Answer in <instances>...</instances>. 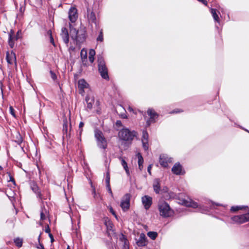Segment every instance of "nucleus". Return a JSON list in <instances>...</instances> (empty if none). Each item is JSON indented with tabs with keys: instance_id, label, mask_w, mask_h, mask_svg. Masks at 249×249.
Returning a JSON list of instances; mask_svg holds the SVG:
<instances>
[{
	"instance_id": "nucleus-52",
	"label": "nucleus",
	"mask_w": 249,
	"mask_h": 249,
	"mask_svg": "<svg viewBox=\"0 0 249 249\" xmlns=\"http://www.w3.org/2000/svg\"><path fill=\"white\" fill-rule=\"evenodd\" d=\"M175 197V195L174 193H171V195H170V197Z\"/></svg>"
},
{
	"instance_id": "nucleus-16",
	"label": "nucleus",
	"mask_w": 249,
	"mask_h": 249,
	"mask_svg": "<svg viewBox=\"0 0 249 249\" xmlns=\"http://www.w3.org/2000/svg\"><path fill=\"white\" fill-rule=\"evenodd\" d=\"M78 86L80 90V93L83 94L84 92V89L88 88V84L84 79H82L78 81Z\"/></svg>"
},
{
	"instance_id": "nucleus-34",
	"label": "nucleus",
	"mask_w": 249,
	"mask_h": 249,
	"mask_svg": "<svg viewBox=\"0 0 249 249\" xmlns=\"http://www.w3.org/2000/svg\"><path fill=\"white\" fill-rule=\"evenodd\" d=\"M9 111H10V114L13 116H14V117H15V112H14V108H13L12 107L10 106V107H9Z\"/></svg>"
},
{
	"instance_id": "nucleus-53",
	"label": "nucleus",
	"mask_w": 249,
	"mask_h": 249,
	"mask_svg": "<svg viewBox=\"0 0 249 249\" xmlns=\"http://www.w3.org/2000/svg\"><path fill=\"white\" fill-rule=\"evenodd\" d=\"M36 1L38 2V3H40L42 1V0H36Z\"/></svg>"
},
{
	"instance_id": "nucleus-10",
	"label": "nucleus",
	"mask_w": 249,
	"mask_h": 249,
	"mask_svg": "<svg viewBox=\"0 0 249 249\" xmlns=\"http://www.w3.org/2000/svg\"><path fill=\"white\" fill-rule=\"evenodd\" d=\"M172 162V158L168 157L167 155H161L160 158V163L161 166L166 167L168 163Z\"/></svg>"
},
{
	"instance_id": "nucleus-40",
	"label": "nucleus",
	"mask_w": 249,
	"mask_h": 249,
	"mask_svg": "<svg viewBox=\"0 0 249 249\" xmlns=\"http://www.w3.org/2000/svg\"><path fill=\"white\" fill-rule=\"evenodd\" d=\"M168 188L167 187H164L162 190L160 189V191L162 193H165L167 192L168 191Z\"/></svg>"
},
{
	"instance_id": "nucleus-28",
	"label": "nucleus",
	"mask_w": 249,
	"mask_h": 249,
	"mask_svg": "<svg viewBox=\"0 0 249 249\" xmlns=\"http://www.w3.org/2000/svg\"><path fill=\"white\" fill-rule=\"evenodd\" d=\"M47 34L49 36H50V42L54 46H55V43H54V39L52 36V32L51 30H49L47 32Z\"/></svg>"
},
{
	"instance_id": "nucleus-49",
	"label": "nucleus",
	"mask_w": 249,
	"mask_h": 249,
	"mask_svg": "<svg viewBox=\"0 0 249 249\" xmlns=\"http://www.w3.org/2000/svg\"><path fill=\"white\" fill-rule=\"evenodd\" d=\"M110 211L115 216V217H116V214L115 213V212H114V211H113V209L112 208H110Z\"/></svg>"
},
{
	"instance_id": "nucleus-58",
	"label": "nucleus",
	"mask_w": 249,
	"mask_h": 249,
	"mask_svg": "<svg viewBox=\"0 0 249 249\" xmlns=\"http://www.w3.org/2000/svg\"><path fill=\"white\" fill-rule=\"evenodd\" d=\"M18 33H19V31L17 33V35L16 37H18Z\"/></svg>"
},
{
	"instance_id": "nucleus-57",
	"label": "nucleus",
	"mask_w": 249,
	"mask_h": 249,
	"mask_svg": "<svg viewBox=\"0 0 249 249\" xmlns=\"http://www.w3.org/2000/svg\"><path fill=\"white\" fill-rule=\"evenodd\" d=\"M2 170V168L1 166H0V171H1Z\"/></svg>"
},
{
	"instance_id": "nucleus-55",
	"label": "nucleus",
	"mask_w": 249,
	"mask_h": 249,
	"mask_svg": "<svg viewBox=\"0 0 249 249\" xmlns=\"http://www.w3.org/2000/svg\"><path fill=\"white\" fill-rule=\"evenodd\" d=\"M40 236H41V235L40 234L38 236V241L39 242V240H40Z\"/></svg>"
},
{
	"instance_id": "nucleus-48",
	"label": "nucleus",
	"mask_w": 249,
	"mask_h": 249,
	"mask_svg": "<svg viewBox=\"0 0 249 249\" xmlns=\"http://www.w3.org/2000/svg\"><path fill=\"white\" fill-rule=\"evenodd\" d=\"M198 1H201L202 2V3H203L205 5H207V2L206 0H198Z\"/></svg>"
},
{
	"instance_id": "nucleus-35",
	"label": "nucleus",
	"mask_w": 249,
	"mask_h": 249,
	"mask_svg": "<svg viewBox=\"0 0 249 249\" xmlns=\"http://www.w3.org/2000/svg\"><path fill=\"white\" fill-rule=\"evenodd\" d=\"M84 123L81 122L79 125V132L80 134L82 133V127L84 126Z\"/></svg>"
},
{
	"instance_id": "nucleus-29",
	"label": "nucleus",
	"mask_w": 249,
	"mask_h": 249,
	"mask_svg": "<svg viewBox=\"0 0 249 249\" xmlns=\"http://www.w3.org/2000/svg\"><path fill=\"white\" fill-rule=\"evenodd\" d=\"M81 58L82 59H87V51L86 50L83 49L81 50Z\"/></svg>"
},
{
	"instance_id": "nucleus-37",
	"label": "nucleus",
	"mask_w": 249,
	"mask_h": 249,
	"mask_svg": "<svg viewBox=\"0 0 249 249\" xmlns=\"http://www.w3.org/2000/svg\"><path fill=\"white\" fill-rule=\"evenodd\" d=\"M123 167H124V169L125 170V172H126L127 175L128 176H130V172H129L128 167L127 166V165H126V166H124Z\"/></svg>"
},
{
	"instance_id": "nucleus-7",
	"label": "nucleus",
	"mask_w": 249,
	"mask_h": 249,
	"mask_svg": "<svg viewBox=\"0 0 249 249\" xmlns=\"http://www.w3.org/2000/svg\"><path fill=\"white\" fill-rule=\"evenodd\" d=\"M130 195L128 194H125L123 197L120 206L124 211H127L130 207Z\"/></svg>"
},
{
	"instance_id": "nucleus-32",
	"label": "nucleus",
	"mask_w": 249,
	"mask_h": 249,
	"mask_svg": "<svg viewBox=\"0 0 249 249\" xmlns=\"http://www.w3.org/2000/svg\"><path fill=\"white\" fill-rule=\"evenodd\" d=\"M103 40H104V38H103V32H102V30H101V31L100 32V34H99L98 37L97 38V40L102 42L103 41Z\"/></svg>"
},
{
	"instance_id": "nucleus-25",
	"label": "nucleus",
	"mask_w": 249,
	"mask_h": 249,
	"mask_svg": "<svg viewBox=\"0 0 249 249\" xmlns=\"http://www.w3.org/2000/svg\"><path fill=\"white\" fill-rule=\"evenodd\" d=\"M211 12L214 20L217 22H219V19L218 15L216 13V9L211 8Z\"/></svg>"
},
{
	"instance_id": "nucleus-50",
	"label": "nucleus",
	"mask_w": 249,
	"mask_h": 249,
	"mask_svg": "<svg viewBox=\"0 0 249 249\" xmlns=\"http://www.w3.org/2000/svg\"><path fill=\"white\" fill-rule=\"evenodd\" d=\"M128 110L130 112H131V111L133 112L134 111L133 108L131 107H128Z\"/></svg>"
},
{
	"instance_id": "nucleus-38",
	"label": "nucleus",
	"mask_w": 249,
	"mask_h": 249,
	"mask_svg": "<svg viewBox=\"0 0 249 249\" xmlns=\"http://www.w3.org/2000/svg\"><path fill=\"white\" fill-rule=\"evenodd\" d=\"M95 54V52L94 50L91 49L89 52V56H94Z\"/></svg>"
},
{
	"instance_id": "nucleus-6",
	"label": "nucleus",
	"mask_w": 249,
	"mask_h": 249,
	"mask_svg": "<svg viewBox=\"0 0 249 249\" xmlns=\"http://www.w3.org/2000/svg\"><path fill=\"white\" fill-rule=\"evenodd\" d=\"M231 223L236 224H242L249 222V210L247 213L244 214L235 215L231 217Z\"/></svg>"
},
{
	"instance_id": "nucleus-9",
	"label": "nucleus",
	"mask_w": 249,
	"mask_h": 249,
	"mask_svg": "<svg viewBox=\"0 0 249 249\" xmlns=\"http://www.w3.org/2000/svg\"><path fill=\"white\" fill-rule=\"evenodd\" d=\"M147 114L150 116V119L147 121V124L149 125L152 123L155 122V120L158 117V114L152 108L147 110Z\"/></svg>"
},
{
	"instance_id": "nucleus-47",
	"label": "nucleus",
	"mask_w": 249,
	"mask_h": 249,
	"mask_svg": "<svg viewBox=\"0 0 249 249\" xmlns=\"http://www.w3.org/2000/svg\"><path fill=\"white\" fill-rule=\"evenodd\" d=\"M45 232L47 233H48L49 234L51 233H50V229L48 226H47V227L45 229Z\"/></svg>"
},
{
	"instance_id": "nucleus-13",
	"label": "nucleus",
	"mask_w": 249,
	"mask_h": 249,
	"mask_svg": "<svg viewBox=\"0 0 249 249\" xmlns=\"http://www.w3.org/2000/svg\"><path fill=\"white\" fill-rule=\"evenodd\" d=\"M172 172L177 175H183L184 171L183 170L181 165L179 163H176L172 168Z\"/></svg>"
},
{
	"instance_id": "nucleus-21",
	"label": "nucleus",
	"mask_w": 249,
	"mask_h": 249,
	"mask_svg": "<svg viewBox=\"0 0 249 249\" xmlns=\"http://www.w3.org/2000/svg\"><path fill=\"white\" fill-rule=\"evenodd\" d=\"M86 101L87 104L88 108L90 109L92 107V105L94 103V99L92 96L89 95H88L86 97Z\"/></svg>"
},
{
	"instance_id": "nucleus-43",
	"label": "nucleus",
	"mask_w": 249,
	"mask_h": 249,
	"mask_svg": "<svg viewBox=\"0 0 249 249\" xmlns=\"http://www.w3.org/2000/svg\"><path fill=\"white\" fill-rule=\"evenodd\" d=\"M151 168H152V165H149L148 166V168H147V171H148V172L149 173V174L150 175L151 174Z\"/></svg>"
},
{
	"instance_id": "nucleus-45",
	"label": "nucleus",
	"mask_w": 249,
	"mask_h": 249,
	"mask_svg": "<svg viewBox=\"0 0 249 249\" xmlns=\"http://www.w3.org/2000/svg\"><path fill=\"white\" fill-rule=\"evenodd\" d=\"M37 248L38 249H45L43 245L42 244H40V243H39L38 247H37Z\"/></svg>"
},
{
	"instance_id": "nucleus-54",
	"label": "nucleus",
	"mask_w": 249,
	"mask_h": 249,
	"mask_svg": "<svg viewBox=\"0 0 249 249\" xmlns=\"http://www.w3.org/2000/svg\"><path fill=\"white\" fill-rule=\"evenodd\" d=\"M79 223H80V216H79V217H78V224H79Z\"/></svg>"
},
{
	"instance_id": "nucleus-22",
	"label": "nucleus",
	"mask_w": 249,
	"mask_h": 249,
	"mask_svg": "<svg viewBox=\"0 0 249 249\" xmlns=\"http://www.w3.org/2000/svg\"><path fill=\"white\" fill-rule=\"evenodd\" d=\"M137 157L138 159V165L139 169L142 171L143 168L142 164L143 163V158L141 154V153H138L137 154Z\"/></svg>"
},
{
	"instance_id": "nucleus-31",
	"label": "nucleus",
	"mask_w": 249,
	"mask_h": 249,
	"mask_svg": "<svg viewBox=\"0 0 249 249\" xmlns=\"http://www.w3.org/2000/svg\"><path fill=\"white\" fill-rule=\"evenodd\" d=\"M47 213L45 211V212L42 211L40 213V219L41 220H45L46 218Z\"/></svg>"
},
{
	"instance_id": "nucleus-2",
	"label": "nucleus",
	"mask_w": 249,
	"mask_h": 249,
	"mask_svg": "<svg viewBox=\"0 0 249 249\" xmlns=\"http://www.w3.org/2000/svg\"><path fill=\"white\" fill-rule=\"evenodd\" d=\"M158 208L160 215L163 217H169L173 214V211L171 209L169 204L165 201L159 202Z\"/></svg>"
},
{
	"instance_id": "nucleus-44",
	"label": "nucleus",
	"mask_w": 249,
	"mask_h": 249,
	"mask_svg": "<svg viewBox=\"0 0 249 249\" xmlns=\"http://www.w3.org/2000/svg\"><path fill=\"white\" fill-rule=\"evenodd\" d=\"M49 236L51 239V241L52 243H53L54 241V239L53 237V235L51 233H49Z\"/></svg>"
},
{
	"instance_id": "nucleus-3",
	"label": "nucleus",
	"mask_w": 249,
	"mask_h": 249,
	"mask_svg": "<svg viewBox=\"0 0 249 249\" xmlns=\"http://www.w3.org/2000/svg\"><path fill=\"white\" fill-rule=\"evenodd\" d=\"M94 136L98 146L101 149L105 150L107 148V142L102 132L98 129H96L94 131Z\"/></svg>"
},
{
	"instance_id": "nucleus-26",
	"label": "nucleus",
	"mask_w": 249,
	"mask_h": 249,
	"mask_svg": "<svg viewBox=\"0 0 249 249\" xmlns=\"http://www.w3.org/2000/svg\"><path fill=\"white\" fill-rule=\"evenodd\" d=\"M14 243L18 247H21L22 246L23 240L21 238H16L14 239Z\"/></svg>"
},
{
	"instance_id": "nucleus-30",
	"label": "nucleus",
	"mask_w": 249,
	"mask_h": 249,
	"mask_svg": "<svg viewBox=\"0 0 249 249\" xmlns=\"http://www.w3.org/2000/svg\"><path fill=\"white\" fill-rule=\"evenodd\" d=\"M242 208H243V207H241V206H232L231 208V211L234 212L238 211L239 210H241V209H242Z\"/></svg>"
},
{
	"instance_id": "nucleus-46",
	"label": "nucleus",
	"mask_w": 249,
	"mask_h": 249,
	"mask_svg": "<svg viewBox=\"0 0 249 249\" xmlns=\"http://www.w3.org/2000/svg\"><path fill=\"white\" fill-rule=\"evenodd\" d=\"M33 190L36 193H37V191L38 190V188L37 186H35L32 188Z\"/></svg>"
},
{
	"instance_id": "nucleus-42",
	"label": "nucleus",
	"mask_w": 249,
	"mask_h": 249,
	"mask_svg": "<svg viewBox=\"0 0 249 249\" xmlns=\"http://www.w3.org/2000/svg\"><path fill=\"white\" fill-rule=\"evenodd\" d=\"M89 61L91 63H93L94 62V56H89Z\"/></svg>"
},
{
	"instance_id": "nucleus-59",
	"label": "nucleus",
	"mask_w": 249,
	"mask_h": 249,
	"mask_svg": "<svg viewBox=\"0 0 249 249\" xmlns=\"http://www.w3.org/2000/svg\"><path fill=\"white\" fill-rule=\"evenodd\" d=\"M67 249H70V246H68L67 247Z\"/></svg>"
},
{
	"instance_id": "nucleus-1",
	"label": "nucleus",
	"mask_w": 249,
	"mask_h": 249,
	"mask_svg": "<svg viewBox=\"0 0 249 249\" xmlns=\"http://www.w3.org/2000/svg\"><path fill=\"white\" fill-rule=\"evenodd\" d=\"M182 205L187 207H191L193 208H197L198 211L201 213H205L208 211L209 209H212V206L214 203L210 201H208L206 204V206L200 204L198 205L196 202L192 200H187L186 199H182L181 202H179Z\"/></svg>"
},
{
	"instance_id": "nucleus-39",
	"label": "nucleus",
	"mask_w": 249,
	"mask_h": 249,
	"mask_svg": "<svg viewBox=\"0 0 249 249\" xmlns=\"http://www.w3.org/2000/svg\"><path fill=\"white\" fill-rule=\"evenodd\" d=\"M16 142L20 144L22 142V139L21 136L19 135V137L18 138L17 140H16Z\"/></svg>"
},
{
	"instance_id": "nucleus-11",
	"label": "nucleus",
	"mask_w": 249,
	"mask_h": 249,
	"mask_svg": "<svg viewBox=\"0 0 249 249\" xmlns=\"http://www.w3.org/2000/svg\"><path fill=\"white\" fill-rule=\"evenodd\" d=\"M6 60L8 64H13L14 63L15 65L17 66L16 54L13 51L7 52Z\"/></svg>"
},
{
	"instance_id": "nucleus-4",
	"label": "nucleus",
	"mask_w": 249,
	"mask_h": 249,
	"mask_svg": "<svg viewBox=\"0 0 249 249\" xmlns=\"http://www.w3.org/2000/svg\"><path fill=\"white\" fill-rule=\"evenodd\" d=\"M97 61L98 71L102 77L105 79H108V71L103 57L101 55H98Z\"/></svg>"
},
{
	"instance_id": "nucleus-20",
	"label": "nucleus",
	"mask_w": 249,
	"mask_h": 249,
	"mask_svg": "<svg viewBox=\"0 0 249 249\" xmlns=\"http://www.w3.org/2000/svg\"><path fill=\"white\" fill-rule=\"evenodd\" d=\"M160 181L159 178H156L153 181V187L154 192L156 194H160Z\"/></svg>"
},
{
	"instance_id": "nucleus-36",
	"label": "nucleus",
	"mask_w": 249,
	"mask_h": 249,
	"mask_svg": "<svg viewBox=\"0 0 249 249\" xmlns=\"http://www.w3.org/2000/svg\"><path fill=\"white\" fill-rule=\"evenodd\" d=\"M107 190L108 191L109 193L111 195V196L113 197V193H112L111 189L110 184L107 185Z\"/></svg>"
},
{
	"instance_id": "nucleus-23",
	"label": "nucleus",
	"mask_w": 249,
	"mask_h": 249,
	"mask_svg": "<svg viewBox=\"0 0 249 249\" xmlns=\"http://www.w3.org/2000/svg\"><path fill=\"white\" fill-rule=\"evenodd\" d=\"M88 17L89 22L94 23L96 24V17L93 12L89 13Z\"/></svg>"
},
{
	"instance_id": "nucleus-60",
	"label": "nucleus",
	"mask_w": 249,
	"mask_h": 249,
	"mask_svg": "<svg viewBox=\"0 0 249 249\" xmlns=\"http://www.w3.org/2000/svg\"><path fill=\"white\" fill-rule=\"evenodd\" d=\"M54 76H55V75H54V74H53V78H54Z\"/></svg>"
},
{
	"instance_id": "nucleus-27",
	"label": "nucleus",
	"mask_w": 249,
	"mask_h": 249,
	"mask_svg": "<svg viewBox=\"0 0 249 249\" xmlns=\"http://www.w3.org/2000/svg\"><path fill=\"white\" fill-rule=\"evenodd\" d=\"M148 236L152 240H154L157 237L158 234L156 232L150 231L147 233Z\"/></svg>"
},
{
	"instance_id": "nucleus-51",
	"label": "nucleus",
	"mask_w": 249,
	"mask_h": 249,
	"mask_svg": "<svg viewBox=\"0 0 249 249\" xmlns=\"http://www.w3.org/2000/svg\"><path fill=\"white\" fill-rule=\"evenodd\" d=\"M122 124V123L120 121H117V122H116V124L117 125H121Z\"/></svg>"
},
{
	"instance_id": "nucleus-41",
	"label": "nucleus",
	"mask_w": 249,
	"mask_h": 249,
	"mask_svg": "<svg viewBox=\"0 0 249 249\" xmlns=\"http://www.w3.org/2000/svg\"><path fill=\"white\" fill-rule=\"evenodd\" d=\"M109 180H110L109 177V176H107V178H106V181L107 185H108V184H110V183H109Z\"/></svg>"
},
{
	"instance_id": "nucleus-15",
	"label": "nucleus",
	"mask_w": 249,
	"mask_h": 249,
	"mask_svg": "<svg viewBox=\"0 0 249 249\" xmlns=\"http://www.w3.org/2000/svg\"><path fill=\"white\" fill-rule=\"evenodd\" d=\"M142 204L145 209H148L152 204V197L145 196L142 198Z\"/></svg>"
},
{
	"instance_id": "nucleus-33",
	"label": "nucleus",
	"mask_w": 249,
	"mask_h": 249,
	"mask_svg": "<svg viewBox=\"0 0 249 249\" xmlns=\"http://www.w3.org/2000/svg\"><path fill=\"white\" fill-rule=\"evenodd\" d=\"M120 160H121V164L123 167L126 166V165H127L126 162L123 158H120Z\"/></svg>"
},
{
	"instance_id": "nucleus-8",
	"label": "nucleus",
	"mask_w": 249,
	"mask_h": 249,
	"mask_svg": "<svg viewBox=\"0 0 249 249\" xmlns=\"http://www.w3.org/2000/svg\"><path fill=\"white\" fill-rule=\"evenodd\" d=\"M78 18L77 10L75 7L72 6L69 11V18L71 22L76 21Z\"/></svg>"
},
{
	"instance_id": "nucleus-17",
	"label": "nucleus",
	"mask_w": 249,
	"mask_h": 249,
	"mask_svg": "<svg viewBox=\"0 0 249 249\" xmlns=\"http://www.w3.org/2000/svg\"><path fill=\"white\" fill-rule=\"evenodd\" d=\"M61 36L63 38L64 42L67 44L69 42V36L68 30L65 27H63L61 29Z\"/></svg>"
},
{
	"instance_id": "nucleus-24",
	"label": "nucleus",
	"mask_w": 249,
	"mask_h": 249,
	"mask_svg": "<svg viewBox=\"0 0 249 249\" xmlns=\"http://www.w3.org/2000/svg\"><path fill=\"white\" fill-rule=\"evenodd\" d=\"M70 33L72 36V37L77 38L78 34V31L76 30V29H75V28H73L71 24H70Z\"/></svg>"
},
{
	"instance_id": "nucleus-12",
	"label": "nucleus",
	"mask_w": 249,
	"mask_h": 249,
	"mask_svg": "<svg viewBox=\"0 0 249 249\" xmlns=\"http://www.w3.org/2000/svg\"><path fill=\"white\" fill-rule=\"evenodd\" d=\"M119 240L122 244V249H129V243L126 237L121 233L119 235Z\"/></svg>"
},
{
	"instance_id": "nucleus-18",
	"label": "nucleus",
	"mask_w": 249,
	"mask_h": 249,
	"mask_svg": "<svg viewBox=\"0 0 249 249\" xmlns=\"http://www.w3.org/2000/svg\"><path fill=\"white\" fill-rule=\"evenodd\" d=\"M18 39V37L14 36V32L11 31L9 34L8 44L11 48H13L15 45V41Z\"/></svg>"
},
{
	"instance_id": "nucleus-19",
	"label": "nucleus",
	"mask_w": 249,
	"mask_h": 249,
	"mask_svg": "<svg viewBox=\"0 0 249 249\" xmlns=\"http://www.w3.org/2000/svg\"><path fill=\"white\" fill-rule=\"evenodd\" d=\"M137 244L139 247H143L146 245V237L144 234L141 233L137 241Z\"/></svg>"
},
{
	"instance_id": "nucleus-56",
	"label": "nucleus",
	"mask_w": 249,
	"mask_h": 249,
	"mask_svg": "<svg viewBox=\"0 0 249 249\" xmlns=\"http://www.w3.org/2000/svg\"><path fill=\"white\" fill-rule=\"evenodd\" d=\"M178 112H179V111H177V110H174V111H173V112H174V113H178Z\"/></svg>"
},
{
	"instance_id": "nucleus-14",
	"label": "nucleus",
	"mask_w": 249,
	"mask_h": 249,
	"mask_svg": "<svg viewBox=\"0 0 249 249\" xmlns=\"http://www.w3.org/2000/svg\"><path fill=\"white\" fill-rule=\"evenodd\" d=\"M142 146L145 150L148 148V134L146 130H143L142 138Z\"/></svg>"
},
{
	"instance_id": "nucleus-61",
	"label": "nucleus",
	"mask_w": 249,
	"mask_h": 249,
	"mask_svg": "<svg viewBox=\"0 0 249 249\" xmlns=\"http://www.w3.org/2000/svg\"><path fill=\"white\" fill-rule=\"evenodd\" d=\"M216 205L217 206H219V205H220L219 204H216Z\"/></svg>"
},
{
	"instance_id": "nucleus-5",
	"label": "nucleus",
	"mask_w": 249,
	"mask_h": 249,
	"mask_svg": "<svg viewBox=\"0 0 249 249\" xmlns=\"http://www.w3.org/2000/svg\"><path fill=\"white\" fill-rule=\"evenodd\" d=\"M135 131H131L127 128H123L119 132L118 135L120 139L125 141H131L136 136Z\"/></svg>"
}]
</instances>
